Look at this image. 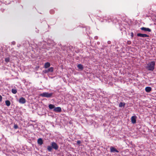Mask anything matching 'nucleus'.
I'll use <instances>...</instances> for the list:
<instances>
[{"mask_svg":"<svg viewBox=\"0 0 156 156\" xmlns=\"http://www.w3.org/2000/svg\"><path fill=\"white\" fill-rule=\"evenodd\" d=\"M155 63L154 61H152L148 64L146 68L148 70L152 71L154 68Z\"/></svg>","mask_w":156,"mask_h":156,"instance_id":"f257e3e1","label":"nucleus"},{"mask_svg":"<svg viewBox=\"0 0 156 156\" xmlns=\"http://www.w3.org/2000/svg\"><path fill=\"white\" fill-rule=\"evenodd\" d=\"M53 93H52L44 92L40 94V96L42 97L49 98L51 97Z\"/></svg>","mask_w":156,"mask_h":156,"instance_id":"f03ea898","label":"nucleus"},{"mask_svg":"<svg viewBox=\"0 0 156 156\" xmlns=\"http://www.w3.org/2000/svg\"><path fill=\"white\" fill-rule=\"evenodd\" d=\"M51 145L52 148L54 149L55 150H57L58 149V146L55 143L52 142L51 143Z\"/></svg>","mask_w":156,"mask_h":156,"instance_id":"7ed1b4c3","label":"nucleus"},{"mask_svg":"<svg viewBox=\"0 0 156 156\" xmlns=\"http://www.w3.org/2000/svg\"><path fill=\"white\" fill-rule=\"evenodd\" d=\"M19 102L20 103L24 104L26 102V99L23 97H21L19 100Z\"/></svg>","mask_w":156,"mask_h":156,"instance_id":"20e7f679","label":"nucleus"},{"mask_svg":"<svg viewBox=\"0 0 156 156\" xmlns=\"http://www.w3.org/2000/svg\"><path fill=\"white\" fill-rule=\"evenodd\" d=\"M62 109L61 107H55L53 109V111L55 112H61Z\"/></svg>","mask_w":156,"mask_h":156,"instance_id":"39448f33","label":"nucleus"},{"mask_svg":"<svg viewBox=\"0 0 156 156\" xmlns=\"http://www.w3.org/2000/svg\"><path fill=\"white\" fill-rule=\"evenodd\" d=\"M137 35L138 37H148L149 36L147 34L140 33L137 34Z\"/></svg>","mask_w":156,"mask_h":156,"instance_id":"423d86ee","label":"nucleus"},{"mask_svg":"<svg viewBox=\"0 0 156 156\" xmlns=\"http://www.w3.org/2000/svg\"><path fill=\"white\" fill-rule=\"evenodd\" d=\"M136 116H132L131 118V121L133 124H135L136 122Z\"/></svg>","mask_w":156,"mask_h":156,"instance_id":"0eeeda50","label":"nucleus"},{"mask_svg":"<svg viewBox=\"0 0 156 156\" xmlns=\"http://www.w3.org/2000/svg\"><path fill=\"white\" fill-rule=\"evenodd\" d=\"M141 30H144V31L150 32L151 30L148 28H145L144 27H142L141 28Z\"/></svg>","mask_w":156,"mask_h":156,"instance_id":"6e6552de","label":"nucleus"},{"mask_svg":"<svg viewBox=\"0 0 156 156\" xmlns=\"http://www.w3.org/2000/svg\"><path fill=\"white\" fill-rule=\"evenodd\" d=\"M111 152H115L118 153L119 151L117 150L115 148L113 147H110Z\"/></svg>","mask_w":156,"mask_h":156,"instance_id":"1a4fd4ad","label":"nucleus"},{"mask_svg":"<svg viewBox=\"0 0 156 156\" xmlns=\"http://www.w3.org/2000/svg\"><path fill=\"white\" fill-rule=\"evenodd\" d=\"M37 143L41 145L43 144L42 139L41 138H39L37 140Z\"/></svg>","mask_w":156,"mask_h":156,"instance_id":"9d476101","label":"nucleus"},{"mask_svg":"<svg viewBox=\"0 0 156 156\" xmlns=\"http://www.w3.org/2000/svg\"><path fill=\"white\" fill-rule=\"evenodd\" d=\"M50 66V64L49 62H47L45 63L44 65V67L45 68H47L49 67Z\"/></svg>","mask_w":156,"mask_h":156,"instance_id":"9b49d317","label":"nucleus"},{"mask_svg":"<svg viewBox=\"0 0 156 156\" xmlns=\"http://www.w3.org/2000/svg\"><path fill=\"white\" fill-rule=\"evenodd\" d=\"M151 90V88L150 87H147L145 88V90L146 92H149Z\"/></svg>","mask_w":156,"mask_h":156,"instance_id":"f8f14e48","label":"nucleus"},{"mask_svg":"<svg viewBox=\"0 0 156 156\" xmlns=\"http://www.w3.org/2000/svg\"><path fill=\"white\" fill-rule=\"evenodd\" d=\"M49 108L51 109H54L55 108V106L54 105L52 104H50L48 105Z\"/></svg>","mask_w":156,"mask_h":156,"instance_id":"ddd939ff","label":"nucleus"},{"mask_svg":"<svg viewBox=\"0 0 156 156\" xmlns=\"http://www.w3.org/2000/svg\"><path fill=\"white\" fill-rule=\"evenodd\" d=\"M5 103L6 105L7 106H9L10 105L11 103L10 101L9 100H6L5 101Z\"/></svg>","mask_w":156,"mask_h":156,"instance_id":"4468645a","label":"nucleus"},{"mask_svg":"<svg viewBox=\"0 0 156 156\" xmlns=\"http://www.w3.org/2000/svg\"><path fill=\"white\" fill-rule=\"evenodd\" d=\"M48 73L49 72H52L53 71V68L52 67H51L48 69Z\"/></svg>","mask_w":156,"mask_h":156,"instance_id":"2eb2a0df","label":"nucleus"},{"mask_svg":"<svg viewBox=\"0 0 156 156\" xmlns=\"http://www.w3.org/2000/svg\"><path fill=\"white\" fill-rule=\"evenodd\" d=\"M77 67H78V68L79 69H80L81 70L83 69V66L80 64H78L77 65Z\"/></svg>","mask_w":156,"mask_h":156,"instance_id":"dca6fc26","label":"nucleus"},{"mask_svg":"<svg viewBox=\"0 0 156 156\" xmlns=\"http://www.w3.org/2000/svg\"><path fill=\"white\" fill-rule=\"evenodd\" d=\"M11 91L12 93L14 94H15L17 93V90L16 89H12Z\"/></svg>","mask_w":156,"mask_h":156,"instance_id":"f3484780","label":"nucleus"},{"mask_svg":"<svg viewBox=\"0 0 156 156\" xmlns=\"http://www.w3.org/2000/svg\"><path fill=\"white\" fill-rule=\"evenodd\" d=\"M52 147L51 146V147L50 146H48L47 147V149L49 151H51L52 150Z\"/></svg>","mask_w":156,"mask_h":156,"instance_id":"a211bd4d","label":"nucleus"},{"mask_svg":"<svg viewBox=\"0 0 156 156\" xmlns=\"http://www.w3.org/2000/svg\"><path fill=\"white\" fill-rule=\"evenodd\" d=\"M9 58H7L5 59V61L6 62H8L9 61Z\"/></svg>","mask_w":156,"mask_h":156,"instance_id":"6ab92c4d","label":"nucleus"},{"mask_svg":"<svg viewBox=\"0 0 156 156\" xmlns=\"http://www.w3.org/2000/svg\"><path fill=\"white\" fill-rule=\"evenodd\" d=\"M124 105V104L122 102H121L119 104V107H121L122 106Z\"/></svg>","mask_w":156,"mask_h":156,"instance_id":"aec40b11","label":"nucleus"},{"mask_svg":"<svg viewBox=\"0 0 156 156\" xmlns=\"http://www.w3.org/2000/svg\"><path fill=\"white\" fill-rule=\"evenodd\" d=\"M50 12L51 14H53L55 13V11L54 10L51 9L50 11Z\"/></svg>","mask_w":156,"mask_h":156,"instance_id":"412c9836","label":"nucleus"},{"mask_svg":"<svg viewBox=\"0 0 156 156\" xmlns=\"http://www.w3.org/2000/svg\"><path fill=\"white\" fill-rule=\"evenodd\" d=\"M14 128L15 129H16L18 128V126L17 125L15 124L14 126Z\"/></svg>","mask_w":156,"mask_h":156,"instance_id":"4be33fe9","label":"nucleus"},{"mask_svg":"<svg viewBox=\"0 0 156 156\" xmlns=\"http://www.w3.org/2000/svg\"><path fill=\"white\" fill-rule=\"evenodd\" d=\"M43 72L44 73H48V69L45 70H43Z\"/></svg>","mask_w":156,"mask_h":156,"instance_id":"5701e85b","label":"nucleus"},{"mask_svg":"<svg viewBox=\"0 0 156 156\" xmlns=\"http://www.w3.org/2000/svg\"><path fill=\"white\" fill-rule=\"evenodd\" d=\"M131 43V42L130 41H127V44L129 45Z\"/></svg>","mask_w":156,"mask_h":156,"instance_id":"b1692460","label":"nucleus"},{"mask_svg":"<svg viewBox=\"0 0 156 156\" xmlns=\"http://www.w3.org/2000/svg\"><path fill=\"white\" fill-rule=\"evenodd\" d=\"M81 143V142L80 140H78L77 141V144L78 145H79Z\"/></svg>","mask_w":156,"mask_h":156,"instance_id":"393cba45","label":"nucleus"},{"mask_svg":"<svg viewBox=\"0 0 156 156\" xmlns=\"http://www.w3.org/2000/svg\"><path fill=\"white\" fill-rule=\"evenodd\" d=\"M2 96L0 95V102H1L2 101Z\"/></svg>","mask_w":156,"mask_h":156,"instance_id":"a878e982","label":"nucleus"},{"mask_svg":"<svg viewBox=\"0 0 156 156\" xmlns=\"http://www.w3.org/2000/svg\"><path fill=\"white\" fill-rule=\"evenodd\" d=\"M131 36L132 38L133 37V32H131Z\"/></svg>","mask_w":156,"mask_h":156,"instance_id":"bb28decb","label":"nucleus"},{"mask_svg":"<svg viewBox=\"0 0 156 156\" xmlns=\"http://www.w3.org/2000/svg\"><path fill=\"white\" fill-rule=\"evenodd\" d=\"M94 38H95V39H97V38H98V37L97 36H95L94 37Z\"/></svg>","mask_w":156,"mask_h":156,"instance_id":"cd10ccee","label":"nucleus"},{"mask_svg":"<svg viewBox=\"0 0 156 156\" xmlns=\"http://www.w3.org/2000/svg\"><path fill=\"white\" fill-rule=\"evenodd\" d=\"M89 29H90V28H89V27H87V30H88V29H89Z\"/></svg>","mask_w":156,"mask_h":156,"instance_id":"c85d7f7f","label":"nucleus"},{"mask_svg":"<svg viewBox=\"0 0 156 156\" xmlns=\"http://www.w3.org/2000/svg\"><path fill=\"white\" fill-rule=\"evenodd\" d=\"M12 43L13 44H15V43L14 42H13Z\"/></svg>","mask_w":156,"mask_h":156,"instance_id":"c756f323","label":"nucleus"},{"mask_svg":"<svg viewBox=\"0 0 156 156\" xmlns=\"http://www.w3.org/2000/svg\"><path fill=\"white\" fill-rule=\"evenodd\" d=\"M42 48H44V47H43Z\"/></svg>","mask_w":156,"mask_h":156,"instance_id":"7c9ffc66","label":"nucleus"}]
</instances>
